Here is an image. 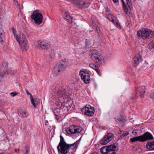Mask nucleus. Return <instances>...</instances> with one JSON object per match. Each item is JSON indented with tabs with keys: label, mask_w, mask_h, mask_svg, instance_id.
I'll return each mask as SVG.
<instances>
[{
	"label": "nucleus",
	"mask_w": 154,
	"mask_h": 154,
	"mask_svg": "<svg viewBox=\"0 0 154 154\" xmlns=\"http://www.w3.org/2000/svg\"><path fill=\"white\" fill-rule=\"evenodd\" d=\"M14 2L15 5L17 7H18L19 9L20 8V4L18 3V2L16 0H14Z\"/></svg>",
	"instance_id": "36"
},
{
	"label": "nucleus",
	"mask_w": 154,
	"mask_h": 154,
	"mask_svg": "<svg viewBox=\"0 0 154 154\" xmlns=\"http://www.w3.org/2000/svg\"><path fill=\"white\" fill-rule=\"evenodd\" d=\"M150 48H154V40H152L149 44Z\"/></svg>",
	"instance_id": "35"
},
{
	"label": "nucleus",
	"mask_w": 154,
	"mask_h": 154,
	"mask_svg": "<svg viewBox=\"0 0 154 154\" xmlns=\"http://www.w3.org/2000/svg\"><path fill=\"white\" fill-rule=\"evenodd\" d=\"M112 146L114 148H111V149L109 150L108 154H116L115 150L116 146L115 145H112Z\"/></svg>",
	"instance_id": "27"
},
{
	"label": "nucleus",
	"mask_w": 154,
	"mask_h": 154,
	"mask_svg": "<svg viewBox=\"0 0 154 154\" xmlns=\"http://www.w3.org/2000/svg\"><path fill=\"white\" fill-rule=\"evenodd\" d=\"M94 28L95 31H96L98 33L100 32V28L97 26H94Z\"/></svg>",
	"instance_id": "33"
},
{
	"label": "nucleus",
	"mask_w": 154,
	"mask_h": 154,
	"mask_svg": "<svg viewBox=\"0 0 154 154\" xmlns=\"http://www.w3.org/2000/svg\"><path fill=\"white\" fill-rule=\"evenodd\" d=\"M17 41L18 42L20 45L21 46L22 48L23 47L26 48L28 46V42L25 36L22 34L20 35V38L17 35L16 37Z\"/></svg>",
	"instance_id": "8"
},
{
	"label": "nucleus",
	"mask_w": 154,
	"mask_h": 154,
	"mask_svg": "<svg viewBox=\"0 0 154 154\" xmlns=\"http://www.w3.org/2000/svg\"><path fill=\"white\" fill-rule=\"evenodd\" d=\"M59 57L60 58H61V54H59Z\"/></svg>",
	"instance_id": "51"
},
{
	"label": "nucleus",
	"mask_w": 154,
	"mask_h": 154,
	"mask_svg": "<svg viewBox=\"0 0 154 154\" xmlns=\"http://www.w3.org/2000/svg\"><path fill=\"white\" fill-rule=\"evenodd\" d=\"M114 137V135L112 133H108L100 141V143L102 145H105L110 141L112 140Z\"/></svg>",
	"instance_id": "10"
},
{
	"label": "nucleus",
	"mask_w": 154,
	"mask_h": 154,
	"mask_svg": "<svg viewBox=\"0 0 154 154\" xmlns=\"http://www.w3.org/2000/svg\"><path fill=\"white\" fill-rule=\"evenodd\" d=\"M94 69L96 71L97 73L99 76H101V74L100 72V69L97 66L96 67H95V69Z\"/></svg>",
	"instance_id": "34"
},
{
	"label": "nucleus",
	"mask_w": 154,
	"mask_h": 154,
	"mask_svg": "<svg viewBox=\"0 0 154 154\" xmlns=\"http://www.w3.org/2000/svg\"><path fill=\"white\" fill-rule=\"evenodd\" d=\"M60 143H59V144L58 146H57V147L58 148L59 147H60V146L61 145H67V143H66V142H65V141L64 140V139L63 138V137L61 136L60 135Z\"/></svg>",
	"instance_id": "26"
},
{
	"label": "nucleus",
	"mask_w": 154,
	"mask_h": 154,
	"mask_svg": "<svg viewBox=\"0 0 154 154\" xmlns=\"http://www.w3.org/2000/svg\"><path fill=\"white\" fill-rule=\"evenodd\" d=\"M142 142L146 141L148 140L154 139L152 135L149 132H146L143 135H141Z\"/></svg>",
	"instance_id": "16"
},
{
	"label": "nucleus",
	"mask_w": 154,
	"mask_h": 154,
	"mask_svg": "<svg viewBox=\"0 0 154 154\" xmlns=\"http://www.w3.org/2000/svg\"><path fill=\"white\" fill-rule=\"evenodd\" d=\"M113 24H114L119 29H121V26L119 24L118 21L116 19L114 20V22H112Z\"/></svg>",
	"instance_id": "29"
},
{
	"label": "nucleus",
	"mask_w": 154,
	"mask_h": 154,
	"mask_svg": "<svg viewBox=\"0 0 154 154\" xmlns=\"http://www.w3.org/2000/svg\"><path fill=\"white\" fill-rule=\"evenodd\" d=\"M49 55L51 58H53L55 55V53L54 49L51 50V52L49 53Z\"/></svg>",
	"instance_id": "32"
},
{
	"label": "nucleus",
	"mask_w": 154,
	"mask_h": 154,
	"mask_svg": "<svg viewBox=\"0 0 154 154\" xmlns=\"http://www.w3.org/2000/svg\"><path fill=\"white\" fill-rule=\"evenodd\" d=\"M145 91L144 90V88L143 87H140L136 88L135 91V96L133 97V98H136L137 97L140 95L141 97H142L144 96V94Z\"/></svg>",
	"instance_id": "15"
},
{
	"label": "nucleus",
	"mask_w": 154,
	"mask_h": 154,
	"mask_svg": "<svg viewBox=\"0 0 154 154\" xmlns=\"http://www.w3.org/2000/svg\"><path fill=\"white\" fill-rule=\"evenodd\" d=\"M92 154H97V153L96 152H93Z\"/></svg>",
	"instance_id": "50"
},
{
	"label": "nucleus",
	"mask_w": 154,
	"mask_h": 154,
	"mask_svg": "<svg viewBox=\"0 0 154 154\" xmlns=\"http://www.w3.org/2000/svg\"><path fill=\"white\" fill-rule=\"evenodd\" d=\"M137 35L143 39H146L154 37V32L149 29L143 28L138 31Z\"/></svg>",
	"instance_id": "3"
},
{
	"label": "nucleus",
	"mask_w": 154,
	"mask_h": 154,
	"mask_svg": "<svg viewBox=\"0 0 154 154\" xmlns=\"http://www.w3.org/2000/svg\"><path fill=\"white\" fill-rule=\"evenodd\" d=\"M112 1L114 3H116L118 1V0H112Z\"/></svg>",
	"instance_id": "45"
},
{
	"label": "nucleus",
	"mask_w": 154,
	"mask_h": 154,
	"mask_svg": "<svg viewBox=\"0 0 154 154\" xmlns=\"http://www.w3.org/2000/svg\"><path fill=\"white\" fill-rule=\"evenodd\" d=\"M85 46L86 47L90 48L91 47V45L90 41L88 40L87 39L86 40Z\"/></svg>",
	"instance_id": "31"
},
{
	"label": "nucleus",
	"mask_w": 154,
	"mask_h": 154,
	"mask_svg": "<svg viewBox=\"0 0 154 154\" xmlns=\"http://www.w3.org/2000/svg\"><path fill=\"white\" fill-rule=\"evenodd\" d=\"M127 2V4L128 7L129 8L130 10H131L132 9V6L131 2V0H126Z\"/></svg>",
	"instance_id": "28"
},
{
	"label": "nucleus",
	"mask_w": 154,
	"mask_h": 154,
	"mask_svg": "<svg viewBox=\"0 0 154 154\" xmlns=\"http://www.w3.org/2000/svg\"><path fill=\"white\" fill-rule=\"evenodd\" d=\"M82 128L79 126L72 125L66 130V132L68 134H75L79 133L82 131Z\"/></svg>",
	"instance_id": "11"
},
{
	"label": "nucleus",
	"mask_w": 154,
	"mask_h": 154,
	"mask_svg": "<svg viewBox=\"0 0 154 154\" xmlns=\"http://www.w3.org/2000/svg\"><path fill=\"white\" fill-rule=\"evenodd\" d=\"M12 31L14 35L15 36L16 31L15 29L13 27L12 28Z\"/></svg>",
	"instance_id": "42"
},
{
	"label": "nucleus",
	"mask_w": 154,
	"mask_h": 154,
	"mask_svg": "<svg viewBox=\"0 0 154 154\" xmlns=\"http://www.w3.org/2000/svg\"><path fill=\"white\" fill-rule=\"evenodd\" d=\"M130 140L132 142H135L136 141H139L140 142H142L141 136H137L130 139Z\"/></svg>",
	"instance_id": "23"
},
{
	"label": "nucleus",
	"mask_w": 154,
	"mask_h": 154,
	"mask_svg": "<svg viewBox=\"0 0 154 154\" xmlns=\"http://www.w3.org/2000/svg\"><path fill=\"white\" fill-rule=\"evenodd\" d=\"M18 115L22 118H26L28 116V113L27 111L19 109L18 110Z\"/></svg>",
	"instance_id": "17"
},
{
	"label": "nucleus",
	"mask_w": 154,
	"mask_h": 154,
	"mask_svg": "<svg viewBox=\"0 0 154 154\" xmlns=\"http://www.w3.org/2000/svg\"><path fill=\"white\" fill-rule=\"evenodd\" d=\"M110 11V9L108 8H106V11L105 13V14H106V15L108 14H110L109 13Z\"/></svg>",
	"instance_id": "39"
},
{
	"label": "nucleus",
	"mask_w": 154,
	"mask_h": 154,
	"mask_svg": "<svg viewBox=\"0 0 154 154\" xmlns=\"http://www.w3.org/2000/svg\"><path fill=\"white\" fill-rule=\"evenodd\" d=\"M5 73L4 72H0V81L1 80L2 78L3 77Z\"/></svg>",
	"instance_id": "37"
},
{
	"label": "nucleus",
	"mask_w": 154,
	"mask_h": 154,
	"mask_svg": "<svg viewBox=\"0 0 154 154\" xmlns=\"http://www.w3.org/2000/svg\"><path fill=\"white\" fill-rule=\"evenodd\" d=\"M29 151L27 149L26 150V154H29Z\"/></svg>",
	"instance_id": "46"
},
{
	"label": "nucleus",
	"mask_w": 154,
	"mask_h": 154,
	"mask_svg": "<svg viewBox=\"0 0 154 154\" xmlns=\"http://www.w3.org/2000/svg\"><path fill=\"white\" fill-rule=\"evenodd\" d=\"M4 32L2 29V25L0 22V42H3L5 40Z\"/></svg>",
	"instance_id": "20"
},
{
	"label": "nucleus",
	"mask_w": 154,
	"mask_h": 154,
	"mask_svg": "<svg viewBox=\"0 0 154 154\" xmlns=\"http://www.w3.org/2000/svg\"><path fill=\"white\" fill-rule=\"evenodd\" d=\"M91 58L96 63L101 64L104 62L103 57L98 51L95 49H91L89 51Z\"/></svg>",
	"instance_id": "1"
},
{
	"label": "nucleus",
	"mask_w": 154,
	"mask_h": 154,
	"mask_svg": "<svg viewBox=\"0 0 154 154\" xmlns=\"http://www.w3.org/2000/svg\"><path fill=\"white\" fill-rule=\"evenodd\" d=\"M72 3L80 8H87L90 5L89 3L88 2L80 0H73Z\"/></svg>",
	"instance_id": "9"
},
{
	"label": "nucleus",
	"mask_w": 154,
	"mask_h": 154,
	"mask_svg": "<svg viewBox=\"0 0 154 154\" xmlns=\"http://www.w3.org/2000/svg\"><path fill=\"white\" fill-rule=\"evenodd\" d=\"M31 17L34 20L36 24L39 25L42 22L43 17L40 13L35 11L31 15Z\"/></svg>",
	"instance_id": "6"
},
{
	"label": "nucleus",
	"mask_w": 154,
	"mask_h": 154,
	"mask_svg": "<svg viewBox=\"0 0 154 154\" xmlns=\"http://www.w3.org/2000/svg\"><path fill=\"white\" fill-rule=\"evenodd\" d=\"M146 146L149 150H154V140L147 142Z\"/></svg>",
	"instance_id": "21"
},
{
	"label": "nucleus",
	"mask_w": 154,
	"mask_h": 154,
	"mask_svg": "<svg viewBox=\"0 0 154 154\" xmlns=\"http://www.w3.org/2000/svg\"><path fill=\"white\" fill-rule=\"evenodd\" d=\"M122 2L123 3V2H124V1L123 0H121Z\"/></svg>",
	"instance_id": "52"
},
{
	"label": "nucleus",
	"mask_w": 154,
	"mask_h": 154,
	"mask_svg": "<svg viewBox=\"0 0 154 154\" xmlns=\"http://www.w3.org/2000/svg\"><path fill=\"white\" fill-rule=\"evenodd\" d=\"M68 65V62L65 60H61L57 63L53 68L52 72L55 76H57L60 74V72L63 71Z\"/></svg>",
	"instance_id": "2"
},
{
	"label": "nucleus",
	"mask_w": 154,
	"mask_h": 154,
	"mask_svg": "<svg viewBox=\"0 0 154 154\" xmlns=\"http://www.w3.org/2000/svg\"><path fill=\"white\" fill-rule=\"evenodd\" d=\"M129 134V132L125 131V132H124L122 134V136L125 137V136H127Z\"/></svg>",
	"instance_id": "41"
},
{
	"label": "nucleus",
	"mask_w": 154,
	"mask_h": 154,
	"mask_svg": "<svg viewBox=\"0 0 154 154\" xmlns=\"http://www.w3.org/2000/svg\"><path fill=\"white\" fill-rule=\"evenodd\" d=\"M78 141H79L77 140L71 144H67V145H61L58 148L57 147L58 151L60 152L62 154H67L69 152L70 147H73L72 148V149L76 148L78 144Z\"/></svg>",
	"instance_id": "4"
},
{
	"label": "nucleus",
	"mask_w": 154,
	"mask_h": 154,
	"mask_svg": "<svg viewBox=\"0 0 154 154\" xmlns=\"http://www.w3.org/2000/svg\"><path fill=\"white\" fill-rule=\"evenodd\" d=\"M113 147L112 145H110L108 147H103L100 149V152L102 154H108L109 150L111 149V148H114Z\"/></svg>",
	"instance_id": "18"
},
{
	"label": "nucleus",
	"mask_w": 154,
	"mask_h": 154,
	"mask_svg": "<svg viewBox=\"0 0 154 154\" xmlns=\"http://www.w3.org/2000/svg\"><path fill=\"white\" fill-rule=\"evenodd\" d=\"M64 18L65 20L69 23H71L72 21V19L71 16L68 15L67 13H65L64 15Z\"/></svg>",
	"instance_id": "22"
},
{
	"label": "nucleus",
	"mask_w": 154,
	"mask_h": 154,
	"mask_svg": "<svg viewBox=\"0 0 154 154\" xmlns=\"http://www.w3.org/2000/svg\"><path fill=\"white\" fill-rule=\"evenodd\" d=\"M34 44L36 48H42L45 47L48 48V46H50V43L47 41L38 40L35 41Z\"/></svg>",
	"instance_id": "13"
},
{
	"label": "nucleus",
	"mask_w": 154,
	"mask_h": 154,
	"mask_svg": "<svg viewBox=\"0 0 154 154\" xmlns=\"http://www.w3.org/2000/svg\"><path fill=\"white\" fill-rule=\"evenodd\" d=\"M8 71L10 74H13L14 73V71L11 69H9Z\"/></svg>",
	"instance_id": "44"
},
{
	"label": "nucleus",
	"mask_w": 154,
	"mask_h": 154,
	"mask_svg": "<svg viewBox=\"0 0 154 154\" xmlns=\"http://www.w3.org/2000/svg\"><path fill=\"white\" fill-rule=\"evenodd\" d=\"M55 95L58 97H62L64 99L66 98L67 96V93L66 90L64 88L57 89L55 91Z\"/></svg>",
	"instance_id": "14"
},
{
	"label": "nucleus",
	"mask_w": 154,
	"mask_h": 154,
	"mask_svg": "<svg viewBox=\"0 0 154 154\" xmlns=\"http://www.w3.org/2000/svg\"><path fill=\"white\" fill-rule=\"evenodd\" d=\"M122 5L123 8L124 9V12L127 15H129L130 14V12H128V10L125 4V3L124 2H123V3H122Z\"/></svg>",
	"instance_id": "25"
},
{
	"label": "nucleus",
	"mask_w": 154,
	"mask_h": 154,
	"mask_svg": "<svg viewBox=\"0 0 154 154\" xmlns=\"http://www.w3.org/2000/svg\"><path fill=\"white\" fill-rule=\"evenodd\" d=\"M19 150V149H15L14 150V152H17Z\"/></svg>",
	"instance_id": "47"
},
{
	"label": "nucleus",
	"mask_w": 154,
	"mask_h": 154,
	"mask_svg": "<svg viewBox=\"0 0 154 154\" xmlns=\"http://www.w3.org/2000/svg\"><path fill=\"white\" fill-rule=\"evenodd\" d=\"M55 116H56V117H55L56 119H57V120H58V119L57 118V117L58 116L57 115H56Z\"/></svg>",
	"instance_id": "49"
},
{
	"label": "nucleus",
	"mask_w": 154,
	"mask_h": 154,
	"mask_svg": "<svg viewBox=\"0 0 154 154\" xmlns=\"http://www.w3.org/2000/svg\"><path fill=\"white\" fill-rule=\"evenodd\" d=\"M46 123H45V125H48V121H46Z\"/></svg>",
	"instance_id": "48"
},
{
	"label": "nucleus",
	"mask_w": 154,
	"mask_h": 154,
	"mask_svg": "<svg viewBox=\"0 0 154 154\" xmlns=\"http://www.w3.org/2000/svg\"><path fill=\"white\" fill-rule=\"evenodd\" d=\"M138 52L137 54L133 58L132 60V64L133 66H136L142 61V55L143 54V51L141 49H137Z\"/></svg>",
	"instance_id": "5"
},
{
	"label": "nucleus",
	"mask_w": 154,
	"mask_h": 154,
	"mask_svg": "<svg viewBox=\"0 0 154 154\" xmlns=\"http://www.w3.org/2000/svg\"><path fill=\"white\" fill-rule=\"evenodd\" d=\"M26 92L27 95H30V99H31V96H32V95L27 90H26Z\"/></svg>",
	"instance_id": "43"
},
{
	"label": "nucleus",
	"mask_w": 154,
	"mask_h": 154,
	"mask_svg": "<svg viewBox=\"0 0 154 154\" xmlns=\"http://www.w3.org/2000/svg\"><path fill=\"white\" fill-rule=\"evenodd\" d=\"M115 119L116 121L117 122H121L122 123H124V122L125 120L122 117L118 118L116 119V118Z\"/></svg>",
	"instance_id": "30"
},
{
	"label": "nucleus",
	"mask_w": 154,
	"mask_h": 154,
	"mask_svg": "<svg viewBox=\"0 0 154 154\" xmlns=\"http://www.w3.org/2000/svg\"><path fill=\"white\" fill-rule=\"evenodd\" d=\"M31 98L30 100L31 103L35 107L37 105H38L40 103V100L38 98H35V100L33 99L32 96H31Z\"/></svg>",
	"instance_id": "19"
},
{
	"label": "nucleus",
	"mask_w": 154,
	"mask_h": 154,
	"mask_svg": "<svg viewBox=\"0 0 154 154\" xmlns=\"http://www.w3.org/2000/svg\"><path fill=\"white\" fill-rule=\"evenodd\" d=\"M82 111L87 116H92L95 112L94 107L88 104H86L85 107L81 109Z\"/></svg>",
	"instance_id": "7"
},
{
	"label": "nucleus",
	"mask_w": 154,
	"mask_h": 154,
	"mask_svg": "<svg viewBox=\"0 0 154 154\" xmlns=\"http://www.w3.org/2000/svg\"><path fill=\"white\" fill-rule=\"evenodd\" d=\"M106 16L109 20L112 22H114V20L116 19V17L111 14H108Z\"/></svg>",
	"instance_id": "24"
},
{
	"label": "nucleus",
	"mask_w": 154,
	"mask_h": 154,
	"mask_svg": "<svg viewBox=\"0 0 154 154\" xmlns=\"http://www.w3.org/2000/svg\"><path fill=\"white\" fill-rule=\"evenodd\" d=\"M79 74L81 77L82 80L85 83L87 84L89 83L90 80V77L89 73L85 71L81 70Z\"/></svg>",
	"instance_id": "12"
},
{
	"label": "nucleus",
	"mask_w": 154,
	"mask_h": 154,
	"mask_svg": "<svg viewBox=\"0 0 154 154\" xmlns=\"http://www.w3.org/2000/svg\"><path fill=\"white\" fill-rule=\"evenodd\" d=\"M89 66L91 68L93 69H94L95 67H96L97 66L93 63H91L90 64Z\"/></svg>",
	"instance_id": "38"
},
{
	"label": "nucleus",
	"mask_w": 154,
	"mask_h": 154,
	"mask_svg": "<svg viewBox=\"0 0 154 154\" xmlns=\"http://www.w3.org/2000/svg\"><path fill=\"white\" fill-rule=\"evenodd\" d=\"M10 94L11 96L14 97L17 94V93L16 92H14L10 93Z\"/></svg>",
	"instance_id": "40"
}]
</instances>
